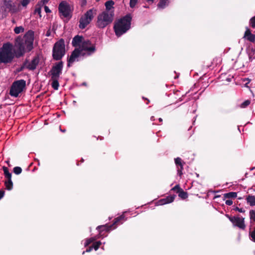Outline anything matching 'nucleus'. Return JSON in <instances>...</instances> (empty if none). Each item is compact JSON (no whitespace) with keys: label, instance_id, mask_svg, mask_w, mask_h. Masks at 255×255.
Wrapping results in <instances>:
<instances>
[{"label":"nucleus","instance_id":"26","mask_svg":"<svg viewBox=\"0 0 255 255\" xmlns=\"http://www.w3.org/2000/svg\"><path fill=\"white\" fill-rule=\"evenodd\" d=\"M167 0H159V1L157 4L158 7L164 8L166 5Z\"/></svg>","mask_w":255,"mask_h":255},{"label":"nucleus","instance_id":"41","mask_svg":"<svg viewBox=\"0 0 255 255\" xmlns=\"http://www.w3.org/2000/svg\"><path fill=\"white\" fill-rule=\"evenodd\" d=\"M226 204L229 206L232 205L233 204V201L231 200L228 199L225 202Z\"/></svg>","mask_w":255,"mask_h":255},{"label":"nucleus","instance_id":"48","mask_svg":"<svg viewBox=\"0 0 255 255\" xmlns=\"http://www.w3.org/2000/svg\"><path fill=\"white\" fill-rule=\"evenodd\" d=\"M183 165H184V164L180 165V166H179V167L178 166H177L178 169H181V170H183Z\"/></svg>","mask_w":255,"mask_h":255},{"label":"nucleus","instance_id":"45","mask_svg":"<svg viewBox=\"0 0 255 255\" xmlns=\"http://www.w3.org/2000/svg\"><path fill=\"white\" fill-rule=\"evenodd\" d=\"M177 172H178V174L180 176H181V175L183 174L182 170H181V169H177Z\"/></svg>","mask_w":255,"mask_h":255},{"label":"nucleus","instance_id":"13","mask_svg":"<svg viewBox=\"0 0 255 255\" xmlns=\"http://www.w3.org/2000/svg\"><path fill=\"white\" fill-rule=\"evenodd\" d=\"M58 10L62 16L64 17H67L70 15V5L66 1H62L59 4Z\"/></svg>","mask_w":255,"mask_h":255},{"label":"nucleus","instance_id":"39","mask_svg":"<svg viewBox=\"0 0 255 255\" xmlns=\"http://www.w3.org/2000/svg\"><path fill=\"white\" fill-rule=\"evenodd\" d=\"M29 2L30 0H22L21 2V4L23 6L25 7L27 5Z\"/></svg>","mask_w":255,"mask_h":255},{"label":"nucleus","instance_id":"36","mask_svg":"<svg viewBox=\"0 0 255 255\" xmlns=\"http://www.w3.org/2000/svg\"><path fill=\"white\" fill-rule=\"evenodd\" d=\"M27 68V60H26L24 63H23L22 65H21L18 69V72H21L22 71L24 68Z\"/></svg>","mask_w":255,"mask_h":255},{"label":"nucleus","instance_id":"42","mask_svg":"<svg viewBox=\"0 0 255 255\" xmlns=\"http://www.w3.org/2000/svg\"><path fill=\"white\" fill-rule=\"evenodd\" d=\"M49 1V0H41L39 3L41 4L42 5H43L47 3Z\"/></svg>","mask_w":255,"mask_h":255},{"label":"nucleus","instance_id":"23","mask_svg":"<svg viewBox=\"0 0 255 255\" xmlns=\"http://www.w3.org/2000/svg\"><path fill=\"white\" fill-rule=\"evenodd\" d=\"M178 196L182 199H185L188 197V193L187 192L184 191L182 188L178 192Z\"/></svg>","mask_w":255,"mask_h":255},{"label":"nucleus","instance_id":"31","mask_svg":"<svg viewBox=\"0 0 255 255\" xmlns=\"http://www.w3.org/2000/svg\"><path fill=\"white\" fill-rule=\"evenodd\" d=\"M24 30V29L22 26H17L14 29V31L16 34H19L20 32H23Z\"/></svg>","mask_w":255,"mask_h":255},{"label":"nucleus","instance_id":"3","mask_svg":"<svg viewBox=\"0 0 255 255\" xmlns=\"http://www.w3.org/2000/svg\"><path fill=\"white\" fill-rule=\"evenodd\" d=\"M114 12L104 11L99 14L97 17L96 26L100 28H104L113 20Z\"/></svg>","mask_w":255,"mask_h":255},{"label":"nucleus","instance_id":"4","mask_svg":"<svg viewBox=\"0 0 255 255\" xmlns=\"http://www.w3.org/2000/svg\"><path fill=\"white\" fill-rule=\"evenodd\" d=\"M125 220V216L123 214L116 218L114 220V223L111 225L106 224L98 226L96 229L99 231L98 238L103 236L104 232H108L112 229H115L118 225L122 224Z\"/></svg>","mask_w":255,"mask_h":255},{"label":"nucleus","instance_id":"20","mask_svg":"<svg viewBox=\"0 0 255 255\" xmlns=\"http://www.w3.org/2000/svg\"><path fill=\"white\" fill-rule=\"evenodd\" d=\"M59 79V78H51V80L52 81V83H51V86H52V87L54 90L58 89V88L59 87V82H58Z\"/></svg>","mask_w":255,"mask_h":255},{"label":"nucleus","instance_id":"27","mask_svg":"<svg viewBox=\"0 0 255 255\" xmlns=\"http://www.w3.org/2000/svg\"><path fill=\"white\" fill-rule=\"evenodd\" d=\"M249 237L251 240L255 243V228H254L252 231L251 230H250Z\"/></svg>","mask_w":255,"mask_h":255},{"label":"nucleus","instance_id":"44","mask_svg":"<svg viewBox=\"0 0 255 255\" xmlns=\"http://www.w3.org/2000/svg\"><path fill=\"white\" fill-rule=\"evenodd\" d=\"M44 10L46 13H50L51 12V10H50L49 7L46 5L44 6Z\"/></svg>","mask_w":255,"mask_h":255},{"label":"nucleus","instance_id":"34","mask_svg":"<svg viewBox=\"0 0 255 255\" xmlns=\"http://www.w3.org/2000/svg\"><path fill=\"white\" fill-rule=\"evenodd\" d=\"M101 244L102 243L100 241H98L94 243L92 246L93 247V249H94L95 251H97L100 248Z\"/></svg>","mask_w":255,"mask_h":255},{"label":"nucleus","instance_id":"29","mask_svg":"<svg viewBox=\"0 0 255 255\" xmlns=\"http://www.w3.org/2000/svg\"><path fill=\"white\" fill-rule=\"evenodd\" d=\"M250 218L251 220L255 223V210H251L249 212Z\"/></svg>","mask_w":255,"mask_h":255},{"label":"nucleus","instance_id":"43","mask_svg":"<svg viewBox=\"0 0 255 255\" xmlns=\"http://www.w3.org/2000/svg\"><path fill=\"white\" fill-rule=\"evenodd\" d=\"M4 191L2 190H0V200L2 198L4 195Z\"/></svg>","mask_w":255,"mask_h":255},{"label":"nucleus","instance_id":"8","mask_svg":"<svg viewBox=\"0 0 255 255\" xmlns=\"http://www.w3.org/2000/svg\"><path fill=\"white\" fill-rule=\"evenodd\" d=\"M63 64L64 63L62 61L55 63L49 72L51 78H59L60 75L62 74Z\"/></svg>","mask_w":255,"mask_h":255},{"label":"nucleus","instance_id":"32","mask_svg":"<svg viewBox=\"0 0 255 255\" xmlns=\"http://www.w3.org/2000/svg\"><path fill=\"white\" fill-rule=\"evenodd\" d=\"M250 104H251V101L249 100H246L245 101H244L243 103H242L240 107L241 108H243V109L246 108L248 106H249Z\"/></svg>","mask_w":255,"mask_h":255},{"label":"nucleus","instance_id":"40","mask_svg":"<svg viewBox=\"0 0 255 255\" xmlns=\"http://www.w3.org/2000/svg\"><path fill=\"white\" fill-rule=\"evenodd\" d=\"M235 210L236 211H238V212H239L240 213H244V212H245V210H244L243 208H239L238 207H236L235 208Z\"/></svg>","mask_w":255,"mask_h":255},{"label":"nucleus","instance_id":"49","mask_svg":"<svg viewBox=\"0 0 255 255\" xmlns=\"http://www.w3.org/2000/svg\"><path fill=\"white\" fill-rule=\"evenodd\" d=\"M50 35V31L49 30L47 31L46 34L47 36H49Z\"/></svg>","mask_w":255,"mask_h":255},{"label":"nucleus","instance_id":"15","mask_svg":"<svg viewBox=\"0 0 255 255\" xmlns=\"http://www.w3.org/2000/svg\"><path fill=\"white\" fill-rule=\"evenodd\" d=\"M244 38H246L248 40L252 42L255 41V34H252L251 30L248 27L246 28Z\"/></svg>","mask_w":255,"mask_h":255},{"label":"nucleus","instance_id":"19","mask_svg":"<svg viewBox=\"0 0 255 255\" xmlns=\"http://www.w3.org/2000/svg\"><path fill=\"white\" fill-rule=\"evenodd\" d=\"M115 4V2L112 0H110L107 1H106L105 3V5L106 6V10L105 11H111V10L113 8H114V5ZM112 10V11H113Z\"/></svg>","mask_w":255,"mask_h":255},{"label":"nucleus","instance_id":"18","mask_svg":"<svg viewBox=\"0 0 255 255\" xmlns=\"http://www.w3.org/2000/svg\"><path fill=\"white\" fill-rule=\"evenodd\" d=\"M247 203L251 206H255V196L249 195L246 198Z\"/></svg>","mask_w":255,"mask_h":255},{"label":"nucleus","instance_id":"17","mask_svg":"<svg viewBox=\"0 0 255 255\" xmlns=\"http://www.w3.org/2000/svg\"><path fill=\"white\" fill-rule=\"evenodd\" d=\"M83 37L79 35H76L72 40V44L74 47H77L82 43Z\"/></svg>","mask_w":255,"mask_h":255},{"label":"nucleus","instance_id":"55","mask_svg":"<svg viewBox=\"0 0 255 255\" xmlns=\"http://www.w3.org/2000/svg\"><path fill=\"white\" fill-rule=\"evenodd\" d=\"M81 161H82V162H83V161H84L83 159H82H82H81Z\"/></svg>","mask_w":255,"mask_h":255},{"label":"nucleus","instance_id":"51","mask_svg":"<svg viewBox=\"0 0 255 255\" xmlns=\"http://www.w3.org/2000/svg\"><path fill=\"white\" fill-rule=\"evenodd\" d=\"M60 130L63 132H65L66 131V129H62L60 128Z\"/></svg>","mask_w":255,"mask_h":255},{"label":"nucleus","instance_id":"50","mask_svg":"<svg viewBox=\"0 0 255 255\" xmlns=\"http://www.w3.org/2000/svg\"><path fill=\"white\" fill-rule=\"evenodd\" d=\"M154 0H146L147 2H151V3L153 2Z\"/></svg>","mask_w":255,"mask_h":255},{"label":"nucleus","instance_id":"25","mask_svg":"<svg viewBox=\"0 0 255 255\" xmlns=\"http://www.w3.org/2000/svg\"><path fill=\"white\" fill-rule=\"evenodd\" d=\"M237 196V193L234 192H231L224 194V197L226 198H236Z\"/></svg>","mask_w":255,"mask_h":255},{"label":"nucleus","instance_id":"10","mask_svg":"<svg viewBox=\"0 0 255 255\" xmlns=\"http://www.w3.org/2000/svg\"><path fill=\"white\" fill-rule=\"evenodd\" d=\"M81 50V52L83 51H86L87 52V55H91L96 51L95 46L92 44L91 41L89 40H84L82 42L81 47L79 48Z\"/></svg>","mask_w":255,"mask_h":255},{"label":"nucleus","instance_id":"33","mask_svg":"<svg viewBox=\"0 0 255 255\" xmlns=\"http://www.w3.org/2000/svg\"><path fill=\"white\" fill-rule=\"evenodd\" d=\"M13 171L15 174L19 175L21 173L22 169L20 167L16 166L13 168Z\"/></svg>","mask_w":255,"mask_h":255},{"label":"nucleus","instance_id":"11","mask_svg":"<svg viewBox=\"0 0 255 255\" xmlns=\"http://www.w3.org/2000/svg\"><path fill=\"white\" fill-rule=\"evenodd\" d=\"M3 2V7L4 11H8L11 13H15L17 12L19 9L18 6H16L12 0H2Z\"/></svg>","mask_w":255,"mask_h":255},{"label":"nucleus","instance_id":"12","mask_svg":"<svg viewBox=\"0 0 255 255\" xmlns=\"http://www.w3.org/2000/svg\"><path fill=\"white\" fill-rule=\"evenodd\" d=\"M86 54L81 52L80 48H75L71 53L69 57L67 59V67H70L71 65L76 61L80 55L84 56Z\"/></svg>","mask_w":255,"mask_h":255},{"label":"nucleus","instance_id":"1","mask_svg":"<svg viewBox=\"0 0 255 255\" xmlns=\"http://www.w3.org/2000/svg\"><path fill=\"white\" fill-rule=\"evenodd\" d=\"M34 32L28 30L23 37L18 36L15 40L14 46L16 49L12 52L13 45L9 42L4 43L0 49V63H10L14 57L22 56L25 50L30 51L33 48Z\"/></svg>","mask_w":255,"mask_h":255},{"label":"nucleus","instance_id":"52","mask_svg":"<svg viewBox=\"0 0 255 255\" xmlns=\"http://www.w3.org/2000/svg\"><path fill=\"white\" fill-rule=\"evenodd\" d=\"M143 99H145V100H147V103H146V104H148V103L149 102V101L148 100H147L146 98H144V97H143Z\"/></svg>","mask_w":255,"mask_h":255},{"label":"nucleus","instance_id":"47","mask_svg":"<svg viewBox=\"0 0 255 255\" xmlns=\"http://www.w3.org/2000/svg\"><path fill=\"white\" fill-rule=\"evenodd\" d=\"M86 3H87L86 0H82V5L83 6V5H86Z\"/></svg>","mask_w":255,"mask_h":255},{"label":"nucleus","instance_id":"56","mask_svg":"<svg viewBox=\"0 0 255 255\" xmlns=\"http://www.w3.org/2000/svg\"><path fill=\"white\" fill-rule=\"evenodd\" d=\"M255 167H253L251 170L255 169Z\"/></svg>","mask_w":255,"mask_h":255},{"label":"nucleus","instance_id":"21","mask_svg":"<svg viewBox=\"0 0 255 255\" xmlns=\"http://www.w3.org/2000/svg\"><path fill=\"white\" fill-rule=\"evenodd\" d=\"M4 185L5 186L6 189L8 190H11L13 188V183L11 179H8L7 180L4 182Z\"/></svg>","mask_w":255,"mask_h":255},{"label":"nucleus","instance_id":"53","mask_svg":"<svg viewBox=\"0 0 255 255\" xmlns=\"http://www.w3.org/2000/svg\"><path fill=\"white\" fill-rule=\"evenodd\" d=\"M158 120H159V121L160 122H162V119L161 118H160L158 119Z\"/></svg>","mask_w":255,"mask_h":255},{"label":"nucleus","instance_id":"54","mask_svg":"<svg viewBox=\"0 0 255 255\" xmlns=\"http://www.w3.org/2000/svg\"><path fill=\"white\" fill-rule=\"evenodd\" d=\"M82 85L85 86V85H86V83L85 82L83 83Z\"/></svg>","mask_w":255,"mask_h":255},{"label":"nucleus","instance_id":"7","mask_svg":"<svg viewBox=\"0 0 255 255\" xmlns=\"http://www.w3.org/2000/svg\"><path fill=\"white\" fill-rule=\"evenodd\" d=\"M26 86V81L21 79L14 81L11 86L9 94L14 97H17Z\"/></svg>","mask_w":255,"mask_h":255},{"label":"nucleus","instance_id":"9","mask_svg":"<svg viewBox=\"0 0 255 255\" xmlns=\"http://www.w3.org/2000/svg\"><path fill=\"white\" fill-rule=\"evenodd\" d=\"M226 216L234 226L237 227L242 230L245 229L246 225L245 224L244 218H241L237 216H230L229 215H226Z\"/></svg>","mask_w":255,"mask_h":255},{"label":"nucleus","instance_id":"6","mask_svg":"<svg viewBox=\"0 0 255 255\" xmlns=\"http://www.w3.org/2000/svg\"><path fill=\"white\" fill-rule=\"evenodd\" d=\"M96 14V10L92 8L88 11L81 17L79 19V27L81 29H83L90 23L94 17V15Z\"/></svg>","mask_w":255,"mask_h":255},{"label":"nucleus","instance_id":"2","mask_svg":"<svg viewBox=\"0 0 255 255\" xmlns=\"http://www.w3.org/2000/svg\"><path fill=\"white\" fill-rule=\"evenodd\" d=\"M131 19L130 14H128L115 22L114 29L118 37L121 36L130 29Z\"/></svg>","mask_w":255,"mask_h":255},{"label":"nucleus","instance_id":"5","mask_svg":"<svg viewBox=\"0 0 255 255\" xmlns=\"http://www.w3.org/2000/svg\"><path fill=\"white\" fill-rule=\"evenodd\" d=\"M66 53L65 41L61 38L54 45L52 49V57L54 60H61Z\"/></svg>","mask_w":255,"mask_h":255},{"label":"nucleus","instance_id":"22","mask_svg":"<svg viewBox=\"0 0 255 255\" xmlns=\"http://www.w3.org/2000/svg\"><path fill=\"white\" fill-rule=\"evenodd\" d=\"M2 169L4 172L5 177L7 179H11V174L9 172L8 168L5 166H3Z\"/></svg>","mask_w":255,"mask_h":255},{"label":"nucleus","instance_id":"38","mask_svg":"<svg viewBox=\"0 0 255 255\" xmlns=\"http://www.w3.org/2000/svg\"><path fill=\"white\" fill-rule=\"evenodd\" d=\"M138 0H130L129 1V6L131 8H133L135 7L136 4Z\"/></svg>","mask_w":255,"mask_h":255},{"label":"nucleus","instance_id":"37","mask_svg":"<svg viewBox=\"0 0 255 255\" xmlns=\"http://www.w3.org/2000/svg\"><path fill=\"white\" fill-rule=\"evenodd\" d=\"M250 24L252 27L255 28V15L250 19Z\"/></svg>","mask_w":255,"mask_h":255},{"label":"nucleus","instance_id":"24","mask_svg":"<svg viewBox=\"0 0 255 255\" xmlns=\"http://www.w3.org/2000/svg\"><path fill=\"white\" fill-rule=\"evenodd\" d=\"M98 238V237H95L87 239L85 243V247L88 246L91 243H93Z\"/></svg>","mask_w":255,"mask_h":255},{"label":"nucleus","instance_id":"28","mask_svg":"<svg viewBox=\"0 0 255 255\" xmlns=\"http://www.w3.org/2000/svg\"><path fill=\"white\" fill-rule=\"evenodd\" d=\"M175 163L177 166H179L185 164L184 162L182 161V160L180 157H177L174 159Z\"/></svg>","mask_w":255,"mask_h":255},{"label":"nucleus","instance_id":"14","mask_svg":"<svg viewBox=\"0 0 255 255\" xmlns=\"http://www.w3.org/2000/svg\"><path fill=\"white\" fill-rule=\"evenodd\" d=\"M39 62V58L38 56L34 57L30 63H28L27 60V69L30 70H35Z\"/></svg>","mask_w":255,"mask_h":255},{"label":"nucleus","instance_id":"30","mask_svg":"<svg viewBox=\"0 0 255 255\" xmlns=\"http://www.w3.org/2000/svg\"><path fill=\"white\" fill-rule=\"evenodd\" d=\"M42 5L40 3H38L36 5V7H35V9L34 10V12L35 13H38L39 16L41 17V7Z\"/></svg>","mask_w":255,"mask_h":255},{"label":"nucleus","instance_id":"46","mask_svg":"<svg viewBox=\"0 0 255 255\" xmlns=\"http://www.w3.org/2000/svg\"><path fill=\"white\" fill-rule=\"evenodd\" d=\"M93 250V247L91 246L86 249V252H90Z\"/></svg>","mask_w":255,"mask_h":255},{"label":"nucleus","instance_id":"35","mask_svg":"<svg viewBox=\"0 0 255 255\" xmlns=\"http://www.w3.org/2000/svg\"><path fill=\"white\" fill-rule=\"evenodd\" d=\"M181 189V188L180 187L179 184L176 185L174 187H173L170 191H173L175 192L176 193H178L179 191Z\"/></svg>","mask_w":255,"mask_h":255},{"label":"nucleus","instance_id":"16","mask_svg":"<svg viewBox=\"0 0 255 255\" xmlns=\"http://www.w3.org/2000/svg\"><path fill=\"white\" fill-rule=\"evenodd\" d=\"M175 197V195L168 196L165 198L160 199L159 200V203L161 205H164L172 203L174 200Z\"/></svg>","mask_w":255,"mask_h":255}]
</instances>
